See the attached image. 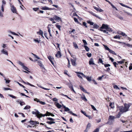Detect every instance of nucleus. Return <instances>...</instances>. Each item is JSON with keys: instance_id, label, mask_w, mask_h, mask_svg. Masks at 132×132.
<instances>
[{"instance_id": "423d86ee", "label": "nucleus", "mask_w": 132, "mask_h": 132, "mask_svg": "<svg viewBox=\"0 0 132 132\" xmlns=\"http://www.w3.org/2000/svg\"><path fill=\"white\" fill-rule=\"evenodd\" d=\"M77 73V76L80 78L82 79V77L80 75H81L82 77H84V78H86V77L87 76H86L84 75V74L80 72H76Z\"/></svg>"}, {"instance_id": "6e6d98bb", "label": "nucleus", "mask_w": 132, "mask_h": 132, "mask_svg": "<svg viewBox=\"0 0 132 132\" xmlns=\"http://www.w3.org/2000/svg\"><path fill=\"white\" fill-rule=\"evenodd\" d=\"M56 44L57 45V48L59 49V50L60 51V47L59 44L58 43H56Z\"/></svg>"}, {"instance_id": "ddd939ff", "label": "nucleus", "mask_w": 132, "mask_h": 132, "mask_svg": "<svg viewBox=\"0 0 132 132\" xmlns=\"http://www.w3.org/2000/svg\"><path fill=\"white\" fill-rule=\"evenodd\" d=\"M89 65H95V63L94 62V61L93 59L92 58H91L90 59L89 61Z\"/></svg>"}, {"instance_id": "c85d7f7f", "label": "nucleus", "mask_w": 132, "mask_h": 132, "mask_svg": "<svg viewBox=\"0 0 132 132\" xmlns=\"http://www.w3.org/2000/svg\"><path fill=\"white\" fill-rule=\"evenodd\" d=\"M73 44L74 47L75 48L77 49L78 48L77 45L76 43H73Z\"/></svg>"}, {"instance_id": "f03ea898", "label": "nucleus", "mask_w": 132, "mask_h": 132, "mask_svg": "<svg viewBox=\"0 0 132 132\" xmlns=\"http://www.w3.org/2000/svg\"><path fill=\"white\" fill-rule=\"evenodd\" d=\"M117 108L122 113L127 111V110H126L124 107L122 106H117Z\"/></svg>"}, {"instance_id": "49530a36", "label": "nucleus", "mask_w": 132, "mask_h": 132, "mask_svg": "<svg viewBox=\"0 0 132 132\" xmlns=\"http://www.w3.org/2000/svg\"><path fill=\"white\" fill-rule=\"evenodd\" d=\"M30 108V106H28V105L26 106L24 108V109L25 110H26Z\"/></svg>"}, {"instance_id": "338daca9", "label": "nucleus", "mask_w": 132, "mask_h": 132, "mask_svg": "<svg viewBox=\"0 0 132 132\" xmlns=\"http://www.w3.org/2000/svg\"><path fill=\"white\" fill-rule=\"evenodd\" d=\"M82 41L83 43H84L85 45H87V43L85 40L84 39H83Z\"/></svg>"}, {"instance_id": "052dcab7", "label": "nucleus", "mask_w": 132, "mask_h": 132, "mask_svg": "<svg viewBox=\"0 0 132 132\" xmlns=\"http://www.w3.org/2000/svg\"><path fill=\"white\" fill-rule=\"evenodd\" d=\"M9 95V96L10 97H12V98H15H15H16V97L15 96H14L13 95Z\"/></svg>"}, {"instance_id": "6ab92c4d", "label": "nucleus", "mask_w": 132, "mask_h": 132, "mask_svg": "<svg viewBox=\"0 0 132 132\" xmlns=\"http://www.w3.org/2000/svg\"><path fill=\"white\" fill-rule=\"evenodd\" d=\"M116 118L114 116H110L108 120L110 121V120H113Z\"/></svg>"}, {"instance_id": "1a4fd4ad", "label": "nucleus", "mask_w": 132, "mask_h": 132, "mask_svg": "<svg viewBox=\"0 0 132 132\" xmlns=\"http://www.w3.org/2000/svg\"><path fill=\"white\" fill-rule=\"evenodd\" d=\"M11 10L14 13H16V8L13 5H11Z\"/></svg>"}, {"instance_id": "a19ab883", "label": "nucleus", "mask_w": 132, "mask_h": 132, "mask_svg": "<svg viewBox=\"0 0 132 132\" xmlns=\"http://www.w3.org/2000/svg\"><path fill=\"white\" fill-rule=\"evenodd\" d=\"M39 7H36V8H34L33 9V10L35 11H39Z\"/></svg>"}, {"instance_id": "09e8293b", "label": "nucleus", "mask_w": 132, "mask_h": 132, "mask_svg": "<svg viewBox=\"0 0 132 132\" xmlns=\"http://www.w3.org/2000/svg\"><path fill=\"white\" fill-rule=\"evenodd\" d=\"M91 126V125L90 123H88L87 126L86 128H88V129H89Z\"/></svg>"}, {"instance_id": "b1692460", "label": "nucleus", "mask_w": 132, "mask_h": 132, "mask_svg": "<svg viewBox=\"0 0 132 132\" xmlns=\"http://www.w3.org/2000/svg\"><path fill=\"white\" fill-rule=\"evenodd\" d=\"M122 113L121 112H120H120L118 113V114L117 115L116 117V118H120L121 114Z\"/></svg>"}, {"instance_id": "603ef678", "label": "nucleus", "mask_w": 132, "mask_h": 132, "mask_svg": "<svg viewBox=\"0 0 132 132\" xmlns=\"http://www.w3.org/2000/svg\"><path fill=\"white\" fill-rule=\"evenodd\" d=\"M113 64L115 67H117V65H118V64L116 62H113Z\"/></svg>"}, {"instance_id": "37998d69", "label": "nucleus", "mask_w": 132, "mask_h": 132, "mask_svg": "<svg viewBox=\"0 0 132 132\" xmlns=\"http://www.w3.org/2000/svg\"><path fill=\"white\" fill-rule=\"evenodd\" d=\"M18 63H19V64L20 65L22 66L23 67L24 66V64L23 63H22V62H20V61Z\"/></svg>"}, {"instance_id": "864d4df0", "label": "nucleus", "mask_w": 132, "mask_h": 132, "mask_svg": "<svg viewBox=\"0 0 132 132\" xmlns=\"http://www.w3.org/2000/svg\"><path fill=\"white\" fill-rule=\"evenodd\" d=\"M3 89L5 90H12V89H11L9 88H4Z\"/></svg>"}, {"instance_id": "393cba45", "label": "nucleus", "mask_w": 132, "mask_h": 132, "mask_svg": "<svg viewBox=\"0 0 132 132\" xmlns=\"http://www.w3.org/2000/svg\"><path fill=\"white\" fill-rule=\"evenodd\" d=\"M54 18L55 20H60L61 19L59 17L56 15L54 16Z\"/></svg>"}, {"instance_id": "2f4dec72", "label": "nucleus", "mask_w": 132, "mask_h": 132, "mask_svg": "<svg viewBox=\"0 0 132 132\" xmlns=\"http://www.w3.org/2000/svg\"><path fill=\"white\" fill-rule=\"evenodd\" d=\"M98 62L100 63H102V64H104V63H103V60L101 58L99 59L98 60Z\"/></svg>"}, {"instance_id": "2eb2a0df", "label": "nucleus", "mask_w": 132, "mask_h": 132, "mask_svg": "<svg viewBox=\"0 0 132 132\" xmlns=\"http://www.w3.org/2000/svg\"><path fill=\"white\" fill-rule=\"evenodd\" d=\"M93 7L94 9L96 10L97 11H99V12H102L103 11V10L101 9H99L98 8L96 7L95 6H94Z\"/></svg>"}, {"instance_id": "e2e57ef3", "label": "nucleus", "mask_w": 132, "mask_h": 132, "mask_svg": "<svg viewBox=\"0 0 132 132\" xmlns=\"http://www.w3.org/2000/svg\"><path fill=\"white\" fill-rule=\"evenodd\" d=\"M103 64L104 65V67H105L110 66V65L109 64Z\"/></svg>"}, {"instance_id": "7ed1b4c3", "label": "nucleus", "mask_w": 132, "mask_h": 132, "mask_svg": "<svg viewBox=\"0 0 132 132\" xmlns=\"http://www.w3.org/2000/svg\"><path fill=\"white\" fill-rule=\"evenodd\" d=\"M73 58V59H71V63L72 65L73 66H76V60H77V58L76 57H72Z\"/></svg>"}, {"instance_id": "c03bdc74", "label": "nucleus", "mask_w": 132, "mask_h": 132, "mask_svg": "<svg viewBox=\"0 0 132 132\" xmlns=\"http://www.w3.org/2000/svg\"><path fill=\"white\" fill-rule=\"evenodd\" d=\"M20 104L22 106L24 105L25 104V102H24L20 101Z\"/></svg>"}, {"instance_id": "f8f14e48", "label": "nucleus", "mask_w": 132, "mask_h": 132, "mask_svg": "<svg viewBox=\"0 0 132 132\" xmlns=\"http://www.w3.org/2000/svg\"><path fill=\"white\" fill-rule=\"evenodd\" d=\"M23 68L24 69V70L27 71H23L26 73H28V72H30L28 70L29 69L27 68V67L25 65L23 67Z\"/></svg>"}, {"instance_id": "f3484780", "label": "nucleus", "mask_w": 132, "mask_h": 132, "mask_svg": "<svg viewBox=\"0 0 132 132\" xmlns=\"http://www.w3.org/2000/svg\"><path fill=\"white\" fill-rule=\"evenodd\" d=\"M81 98L85 102H87V101L84 95L82 94V96L81 97Z\"/></svg>"}, {"instance_id": "0eeeda50", "label": "nucleus", "mask_w": 132, "mask_h": 132, "mask_svg": "<svg viewBox=\"0 0 132 132\" xmlns=\"http://www.w3.org/2000/svg\"><path fill=\"white\" fill-rule=\"evenodd\" d=\"M47 58L50 61V62H51L52 64L54 66V58L53 57L50 56H48L47 57Z\"/></svg>"}, {"instance_id": "72a5a7b5", "label": "nucleus", "mask_w": 132, "mask_h": 132, "mask_svg": "<svg viewBox=\"0 0 132 132\" xmlns=\"http://www.w3.org/2000/svg\"><path fill=\"white\" fill-rule=\"evenodd\" d=\"M68 113H69L72 114V115H73V116H77V115L76 114H75L74 113H73L71 111H69L68 112Z\"/></svg>"}, {"instance_id": "79ce46f5", "label": "nucleus", "mask_w": 132, "mask_h": 132, "mask_svg": "<svg viewBox=\"0 0 132 132\" xmlns=\"http://www.w3.org/2000/svg\"><path fill=\"white\" fill-rule=\"evenodd\" d=\"M99 128H98L95 129L92 132H99Z\"/></svg>"}, {"instance_id": "c756f323", "label": "nucleus", "mask_w": 132, "mask_h": 132, "mask_svg": "<svg viewBox=\"0 0 132 132\" xmlns=\"http://www.w3.org/2000/svg\"><path fill=\"white\" fill-rule=\"evenodd\" d=\"M47 28H48V31L49 33L50 36L51 37H52V36L51 33V30L50 28L49 27H48Z\"/></svg>"}, {"instance_id": "412c9836", "label": "nucleus", "mask_w": 132, "mask_h": 132, "mask_svg": "<svg viewBox=\"0 0 132 132\" xmlns=\"http://www.w3.org/2000/svg\"><path fill=\"white\" fill-rule=\"evenodd\" d=\"M93 26L92 27L94 28L95 29H98L99 27V26L96 24H93Z\"/></svg>"}, {"instance_id": "bb28decb", "label": "nucleus", "mask_w": 132, "mask_h": 132, "mask_svg": "<svg viewBox=\"0 0 132 132\" xmlns=\"http://www.w3.org/2000/svg\"><path fill=\"white\" fill-rule=\"evenodd\" d=\"M2 52L4 54L8 55V52L7 51H5L4 49H3L2 50Z\"/></svg>"}, {"instance_id": "f704fd0d", "label": "nucleus", "mask_w": 132, "mask_h": 132, "mask_svg": "<svg viewBox=\"0 0 132 132\" xmlns=\"http://www.w3.org/2000/svg\"><path fill=\"white\" fill-rule=\"evenodd\" d=\"M50 20L51 21H52L53 23H55L56 22L54 21V18H50Z\"/></svg>"}, {"instance_id": "4c0bfd02", "label": "nucleus", "mask_w": 132, "mask_h": 132, "mask_svg": "<svg viewBox=\"0 0 132 132\" xmlns=\"http://www.w3.org/2000/svg\"><path fill=\"white\" fill-rule=\"evenodd\" d=\"M47 119L48 120H49L52 121H54L55 120L54 119L50 117L47 118Z\"/></svg>"}, {"instance_id": "a18cd8bd", "label": "nucleus", "mask_w": 132, "mask_h": 132, "mask_svg": "<svg viewBox=\"0 0 132 132\" xmlns=\"http://www.w3.org/2000/svg\"><path fill=\"white\" fill-rule=\"evenodd\" d=\"M114 38L115 39H120V36L119 35H116L114 37Z\"/></svg>"}, {"instance_id": "4d7b16f0", "label": "nucleus", "mask_w": 132, "mask_h": 132, "mask_svg": "<svg viewBox=\"0 0 132 132\" xmlns=\"http://www.w3.org/2000/svg\"><path fill=\"white\" fill-rule=\"evenodd\" d=\"M70 109L68 107H66L64 109V111L67 112L68 111V112L69 111Z\"/></svg>"}, {"instance_id": "3c124183", "label": "nucleus", "mask_w": 132, "mask_h": 132, "mask_svg": "<svg viewBox=\"0 0 132 132\" xmlns=\"http://www.w3.org/2000/svg\"><path fill=\"white\" fill-rule=\"evenodd\" d=\"M86 117V116H87L88 115L87 114H86V113L84 112V111H82V110H81L80 111Z\"/></svg>"}, {"instance_id": "0e129e2a", "label": "nucleus", "mask_w": 132, "mask_h": 132, "mask_svg": "<svg viewBox=\"0 0 132 132\" xmlns=\"http://www.w3.org/2000/svg\"><path fill=\"white\" fill-rule=\"evenodd\" d=\"M44 12V11H43L42 10H39L37 12L38 13H43Z\"/></svg>"}, {"instance_id": "e433bc0d", "label": "nucleus", "mask_w": 132, "mask_h": 132, "mask_svg": "<svg viewBox=\"0 0 132 132\" xmlns=\"http://www.w3.org/2000/svg\"><path fill=\"white\" fill-rule=\"evenodd\" d=\"M87 77V76L85 78L87 79L88 81H90L92 80L91 79V77Z\"/></svg>"}, {"instance_id": "4be33fe9", "label": "nucleus", "mask_w": 132, "mask_h": 132, "mask_svg": "<svg viewBox=\"0 0 132 132\" xmlns=\"http://www.w3.org/2000/svg\"><path fill=\"white\" fill-rule=\"evenodd\" d=\"M119 4H120L123 7H126L128 8H130V7H129V6H127V5H126L122 3H119Z\"/></svg>"}, {"instance_id": "f257e3e1", "label": "nucleus", "mask_w": 132, "mask_h": 132, "mask_svg": "<svg viewBox=\"0 0 132 132\" xmlns=\"http://www.w3.org/2000/svg\"><path fill=\"white\" fill-rule=\"evenodd\" d=\"M99 30L103 32L104 33L108 34V31L109 32H112V30L111 28L109 27V26L107 24H103L102 26L98 29Z\"/></svg>"}, {"instance_id": "c9c22d12", "label": "nucleus", "mask_w": 132, "mask_h": 132, "mask_svg": "<svg viewBox=\"0 0 132 132\" xmlns=\"http://www.w3.org/2000/svg\"><path fill=\"white\" fill-rule=\"evenodd\" d=\"M55 26L59 30H61L60 28L61 27V26L59 25H58L57 24L55 25Z\"/></svg>"}, {"instance_id": "680f3d73", "label": "nucleus", "mask_w": 132, "mask_h": 132, "mask_svg": "<svg viewBox=\"0 0 132 132\" xmlns=\"http://www.w3.org/2000/svg\"><path fill=\"white\" fill-rule=\"evenodd\" d=\"M92 108L94 110H96V109L95 108V107L93 105H90Z\"/></svg>"}, {"instance_id": "8fccbe9b", "label": "nucleus", "mask_w": 132, "mask_h": 132, "mask_svg": "<svg viewBox=\"0 0 132 132\" xmlns=\"http://www.w3.org/2000/svg\"><path fill=\"white\" fill-rule=\"evenodd\" d=\"M39 87H40L41 88H42L44 90H48L50 89H48V88H44V87H42L41 86H39Z\"/></svg>"}, {"instance_id": "9d476101", "label": "nucleus", "mask_w": 132, "mask_h": 132, "mask_svg": "<svg viewBox=\"0 0 132 132\" xmlns=\"http://www.w3.org/2000/svg\"><path fill=\"white\" fill-rule=\"evenodd\" d=\"M130 106V105L129 104L125 103L124 104V107L126 110H127V111H128V109Z\"/></svg>"}, {"instance_id": "dca6fc26", "label": "nucleus", "mask_w": 132, "mask_h": 132, "mask_svg": "<svg viewBox=\"0 0 132 132\" xmlns=\"http://www.w3.org/2000/svg\"><path fill=\"white\" fill-rule=\"evenodd\" d=\"M55 105L56 106V107L59 109L61 108L62 107V105L59 104V103L57 102H55L54 103Z\"/></svg>"}, {"instance_id": "5701e85b", "label": "nucleus", "mask_w": 132, "mask_h": 132, "mask_svg": "<svg viewBox=\"0 0 132 132\" xmlns=\"http://www.w3.org/2000/svg\"><path fill=\"white\" fill-rule=\"evenodd\" d=\"M38 64L39 65V66L40 67H43V65L42 63V62L41 61H39L38 62Z\"/></svg>"}, {"instance_id": "ea45409f", "label": "nucleus", "mask_w": 132, "mask_h": 132, "mask_svg": "<svg viewBox=\"0 0 132 132\" xmlns=\"http://www.w3.org/2000/svg\"><path fill=\"white\" fill-rule=\"evenodd\" d=\"M46 116H51V113L48 112V111H46Z\"/></svg>"}, {"instance_id": "bf43d9fd", "label": "nucleus", "mask_w": 132, "mask_h": 132, "mask_svg": "<svg viewBox=\"0 0 132 132\" xmlns=\"http://www.w3.org/2000/svg\"><path fill=\"white\" fill-rule=\"evenodd\" d=\"M112 103L111 102H110L109 103V106L112 108H114V106H112Z\"/></svg>"}, {"instance_id": "13d9d810", "label": "nucleus", "mask_w": 132, "mask_h": 132, "mask_svg": "<svg viewBox=\"0 0 132 132\" xmlns=\"http://www.w3.org/2000/svg\"><path fill=\"white\" fill-rule=\"evenodd\" d=\"M126 45L129 47L130 48H132V45L130 44H126Z\"/></svg>"}, {"instance_id": "6e6552de", "label": "nucleus", "mask_w": 132, "mask_h": 132, "mask_svg": "<svg viewBox=\"0 0 132 132\" xmlns=\"http://www.w3.org/2000/svg\"><path fill=\"white\" fill-rule=\"evenodd\" d=\"M55 57L57 58H60L61 57L62 55L60 51H58L56 54L55 55Z\"/></svg>"}, {"instance_id": "4468645a", "label": "nucleus", "mask_w": 132, "mask_h": 132, "mask_svg": "<svg viewBox=\"0 0 132 132\" xmlns=\"http://www.w3.org/2000/svg\"><path fill=\"white\" fill-rule=\"evenodd\" d=\"M39 31L37 32V33L39 35H40L42 37H43V31L40 29H39Z\"/></svg>"}, {"instance_id": "5fc2aeb1", "label": "nucleus", "mask_w": 132, "mask_h": 132, "mask_svg": "<svg viewBox=\"0 0 132 132\" xmlns=\"http://www.w3.org/2000/svg\"><path fill=\"white\" fill-rule=\"evenodd\" d=\"M117 62L119 64H122L124 63V61H117Z\"/></svg>"}, {"instance_id": "a878e982", "label": "nucleus", "mask_w": 132, "mask_h": 132, "mask_svg": "<svg viewBox=\"0 0 132 132\" xmlns=\"http://www.w3.org/2000/svg\"><path fill=\"white\" fill-rule=\"evenodd\" d=\"M46 123L49 125H51L53 123H55V122L54 121H47Z\"/></svg>"}, {"instance_id": "58836bf2", "label": "nucleus", "mask_w": 132, "mask_h": 132, "mask_svg": "<svg viewBox=\"0 0 132 132\" xmlns=\"http://www.w3.org/2000/svg\"><path fill=\"white\" fill-rule=\"evenodd\" d=\"M84 47L85 48L86 50L88 52L89 51V48L87 46H84Z\"/></svg>"}, {"instance_id": "cd10ccee", "label": "nucleus", "mask_w": 132, "mask_h": 132, "mask_svg": "<svg viewBox=\"0 0 132 132\" xmlns=\"http://www.w3.org/2000/svg\"><path fill=\"white\" fill-rule=\"evenodd\" d=\"M103 46L104 47L105 49L106 50L108 51H109L110 50V49L106 45H104Z\"/></svg>"}, {"instance_id": "de8ad7c7", "label": "nucleus", "mask_w": 132, "mask_h": 132, "mask_svg": "<svg viewBox=\"0 0 132 132\" xmlns=\"http://www.w3.org/2000/svg\"><path fill=\"white\" fill-rule=\"evenodd\" d=\"M82 24L84 26H85V27H86V28H87L88 27L87 26V23H86L85 22H83L82 23Z\"/></svg>"}, {"instance_id": "aec40b11", "label": "nucleus", "mask_w": 132, "mask_h": 132, "mask_svg": "<svg viewBox=\"0 0 132 132\" xmlns=\"http://www.w3.org/2000/svg\"><path fill=\"white\" fill-rule=\"evenodd\" d=\"M46 116V113L45 114H42L40 113L39 112L38 118H40L42 117H44L45 116Z\"/></svg>"}, {"instance_id": "7c9ffc66", "label": "nucleus", "mask_w": 132, "mask_h": 132, "mask_svg": "<svg viewBox=\"0 0 132 132\" xmlns=\"http://www.w3.org/2000/svg\"><path fill=\"white\" fill-rule=\"evenodd\" d=\"M87 23H89L90 24V25L93 26V25L94 23L93 22H91L90 20H88L87 21Z\"/></svg>"}, {"instance_id": "9b49d317", "label": "nucleus", "mask_w": 132, "mask_h": 132, "mask_svg": "<svg viewBox=\"0 0 132 132\" xmlns=\"http://www.w3.org/2000/svg\"><path fill=\"white\" fill-rule=\"evenodd\" d=\"M39 112L38 111V110L36 111V112L34 111H33L32 112V114H35L37 118H38V115H39Z\"/></svg>"}, {"instance_id": "39448f33", "label": "nucleus", "mask_w": 132, "mask_h": 132, "mask_svg": "<svg viewBox=\"0 0 132 132\" xmlns=\"http://www.w3.org/2000/svg\"><path fill=\"white\" fill-rule=\"evenodd\" d=\"M40 9L43 10H55V8H49L46 6H41L40 8Z\"/></svg>"}, {"instance_id": "774afa93", "label": "nucleus", "mask_w": 132, "mask_h": 132, "mask_svg": "<svg viewBox=\"0 0 132 132\" xmlns=\"http://www.w3.org/2000/svg\"><path fill=\"white\" fill-rule=\"evenodd\" d=\"M52 100L56 102L58 101V100L55 97L53 98Z\"/></svg>"}, {"instance_id": "20e7f679", "label": "nucleus", "mask_w": 132, "mask_h": 132, "mask_svg": "<svg viewBox=\"0 0 132 132\" xmlns=\"http://www.w3.org/2000/svg\"><path fill=\"white\" fill-rule=\"evenodd\" d=\"M28 123H29L32 125H34L35 126L37 124H39V122H38V121L32 120H30L28 122Z\"/></svg>"}, {"instance_id": "69168bd1", "label": "nucleus", "mask_w": 132, "mask_h": 132, "mask_svg": "<svg viewBox=\"0 0 132 132\" xmlns=\"http://www.w3.org/2000/svg\"><path fill=\"white\" fill-rule=\"evenodd\" d=\"M129 69L131 70L132 69V63H130V65L129 67Z\"/></svg>"}, {"instance_id": "a211bd4d", "label": "nucleus", "mask_w": 132, "mask_h": 132, "mask_svg": "<svg viewBox=\"0 0 132 132\" xmlns=\"http://www.w3.org/2000/svg\"><path fill=\"white\" fill-rule=\"evenodd\" d=\"M80 89L82 91H83L85 93H89L88 92H86V90L83 87L81 86H80Z\"/></svg>"}, {"instance_id": "473e14b6", "label": "nucleus", "mask_w": 132, "mask_h": 132, "mask_svg": "<svg viewBox=\"0 0 132 132\" xmlns=\"http://www.w3.org/2000/svg\"><path fill=\"white\" fill-rule=\"evenodd\" d=\"M109 52L113 54L114 55H116V54L115 52L113 51L110 49Z\"/></svg>"}]
</instances>
